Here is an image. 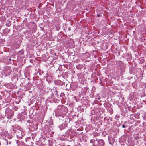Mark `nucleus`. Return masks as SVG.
Returning a JSON list of instances; mask_svg holds the SVG:
<instances>
[{"label": "nucleus", "mask_w": 146, "mask_h": 146, "mask_svg": "<svg viewBox=\"0 0 146 146\" xmlns=\"http://www.w3.org/2000/svg\"><path fill=\"white\" fill-rule=\"evenodd\" d=\"M98 146H104L105 143L104 140L102 139L98 140Z\"/></svg>", "instance_id": "obj_1"}, {"label": "nucleus", "mask_w": 146, "mask_h": 146, "mask_svg": "<svg viewBox=\"0 0 146 146\" xmlns=\"http://www.w3.org/2000/svg\"><path fill=\"white\" fill-rule=\"evenodd\" d=\"M76 67L78 69H79L81 68L80 65H78L76 66Z\"/></svg>", "instance_id": "obj_2"}, {"label": "nucleus", "mask_w": 146, "mask_h": 146, "mask_svg": "<svg viewBox=\"0 0 146 146\" xmlns=\"http://www.w3.org/2000/svg\"><path fill=\"white\" fill-rule=\"evenodd\" d=\"M11 113L9 115V117H12L13 115V112L12 111H11Z\"/></svg>", "instance_id": "obj_3"}, {"label": "nucleus", "mask_w": 146, "mask_h": 146, "mask_svg": "<svg viewBox=\"0 0 146 146\" xmlns=\"http://www.w3.org/2000/svg\"><path fill=\"white\" fill-rule=\"evenodd\" d=\"M90 143H94V142L93 139H91L90 140Z\"/></svg>", "instance_id": "obj_4"}, {"label": "nucleus", "mask_w": 146, "mask_h": 146, "mask_svg": "<svg viewBox=\"0 0 146 146\" xmlns=\"http://www.w3.org/2000/svg\"><path fill=\"white\" fill-rule=\"evenodd\" d=\"M119 117V116L117 115V116H115V119H117V118H118Z\"/></svg>", "instance_id": "obj_5"}, {"label": "nucleus", "mask_w": 146, "mask_h": 146, "mask_svg": "<svg viewBox=\"0 0 146 146\" xmlns=\"http://www.w3.org/2000/svg\"><path fill=\"white\" fill-rule=\"evenodd\" d=\"M122 127L123 128H125V125H122Z\"/></svg>", "instance_id": "obj_6"}, {"label": "nucleus", "mask_w": 146, "mask_h": 146, "mask_svg": "<svg viewBox=\"0 0 146 146\" xmlns=\"http://www.w3.org/2000/svg\"><path fill=\"white\" fill-rule=\"evenodd\" d=\"M6 143H7V144H8V141L7 140L6 141Z\"/></svg>", "instance_id": "obj_7"}, {"label": "nucleus", "mask_w": 146, "mask_h": 146, "mask_svg": "<svg viewBox=\"0 0 146 146\" xmlns=\"http://www.w3.org/2000/svg\"><path fill=\"white\" fill-rule=\"evenodd\" d=\"M8 143H9V144H10L11 143V142L9 141V142H8Z\"/></svg>", "instance_id": "obj_8"}, {"label": "nucleus", "mask_w": 146, "mask_h": 146, "mask_svg": "<svg viewBox=\"0 0 146 146\" xmlns=\"http://www.w3.org/2000/svg\"><path fill=\"white\" fill-rule=\"evenodd\" d=\"M68 30L70 31V28L69 27L68 29Z\"/></svg>", "instance_id": "obj_9"}, {"label": "nucleus", "mask_w": 146, "mask_h": 146, "mask_svg": "<svg viewBox=\"0 0 146 146\" xmlns=\"http://www.w3.org/2000/svg\"><path fill=\"white\" fill-rule=\"evenodd\" d=\"M93 140H94V141L95 142V141H96L97 140V139H93Z\"/></svg>", "instance_id": "obj_10"}, {"label": "nucleus", "mask_w": 146, "mask_h": 146, "mask_svg": "<svg viewBox=\"0 0 146 146\" xmlns=\"http://www.w3.org/2000/svg\"><path fill=\"white\" fill-rule=\"evenodd\" d=\"M97 16L98 17H99L100 16V15L99 14H98L97 15Z\"/></svg>", "instance_id": "obj_11"}, {"label": "nucleus", "mask_w": 146, "mask_h": 146, "mask_svg": "<svg viewBox=\"0 0 146 146\" xmlns=\"http://www.w3.org/2000/svg\"><path fill=\"white\" fill-rule=\"evenodd\" d=\"M74 98L75 99H76V96H74Z\"/></svg>", "instance_id": "obj_12"}, {"label": "nucleus", "mask_w": 146, "mask_h": 146, "mask_svg": "<svg viewBox=\"0 0 146 146\" xmlns=\"http://www.w3.org/2000/svg\"><path fill=\"white\" fill-rule=\"evenodd\" d=\"M23 52H22V53H21V54H23Z\"/></svg>", "instance_id": "obj_13"}, {"label": "nucleus", "mask_w": 146, "mask_h": 146, "mask_svg": "<svg viewBox=\"0 0 146 146\" xmlns=\"http://www.w3.org/2000/svg\"><path fill=\"white\" fill-rule=\"evenodd\" d=\"M67 146H70V145H68Z\"/></svg>", "instance_id": "obj_14"}, {"label": "nucleus", "mask_w": 146, "mask_h": 146, "mask_svg": "<svg viewBox=\"0 0 146 146\" xmlns=\"http://www.w3.org/2000/svg\"><path fill=\"white\" fill-rule=\"evenodd\" d=\"M28 123L29 122V121H28Z\"/></svg>", "instance_id": "obj_15"}, {"label": "nucleus", "mask_w": 146, "mask_h": 146, "mask_svg": "<svg viewBox=\"0 0 146 146\" xmlns=\"http://www.w3.org/2000/svg\"><path fill=\"white\" fill-rule=\"evenodd\" d=\"M28 123L29 122V121H28Z\"/></svg>", "instance_id": "obj_16"}]
</instances>
